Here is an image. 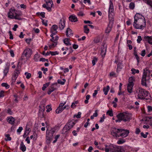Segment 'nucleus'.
Instances as JSON below:
<instances>
[{
	"mask_svg": "<svg viewBox=\"0 0 152 152\" xmlns=\"http://www.w3.org/2000/svg\"><path fill=\"white\" fill-rule=\"evenodd\" d=\"M124 142H125V141L124 140H119L118 141L117 143L118 144H122V143H123Z\"/></svg>",
	"mask_w": 152,
	"mask_h": 152,
	"instance_id": "obj_60",
	"label": "nucleus"
},
{
	"mask_svg": "<svg viewBox=\"0 0 152 152\" xmlns=\"http://www.w3.org/2000/svg\"><path fill=\"white\" fill-rule=\"evenodd\" d=\"M65 20L63 18L60 20L59 23V28L60 30H62L65 27Z\"/></svg>",
	"mask_w": 152,
	"mask_h": 152,
	"instance_id": "obj_11",
	"label": "nucleus"
},
{
	"mask_svg": "<svg viewBox=\"0 0 152 152\" xmlns=\"http://www.w3.org/2000/svg\"><path fill=\"white\" fill-rule=\"evenodd\" d=\"M45 104H44L41 105L39 107V112L40 113H41L42 114L43 113V112L45 110Z\"/></svg>",
	"mask_w": 152,
	"mask_h": 152,
	"instance_id": "obj_26",
	"label": "nucleus"
},
{
	"mask_svg": "<svg viewBox=\"0 0 152 152\" xmlns=\"http://www.w3.org/2000/svg\"><path fill=\"white\" fill-rule=\"evenodd\" d=\"M107 114L109 115L110 116H112L113 115V114L112 110L107 111Z\"/></svg>",
	"mask_w": 152,
	"mask_h": 152,
	"instance_id": "obj_44",
	"label": "nucleus"
},
{
	"mask_svg": "<svg viewBox=\"0 0 152 152\" xmlns=\"http://www.w3.org/2000/svg\"><path fill=\"white\" fill-rule=\"evenodd\" d=\"M84 32L88 34L89 31V29L88 28L87 26H85L84 27Z\"/></svg>",
	"mask_w": 152,
	"mask_h": 152,
	"instance_id": "obj_35",
	"label": "nucleus"
},
{
	"mask_svg": "<svg viewBox=\"0 0 152 152\" xmlns=\"http://www.w3.org/2000/svg\"><path fill=\"white\" fill-rule=\"evenodd\" d=\"M64 110L63 107H58L56 110V112L57 113H59Z\"/></svg>",
	"mask_w": 152,
	"mask_h": 152,
	"instance_id": "obj_28",
	"label": "nucleus"
},
{
	"mask_svg": "<svg viewBox=\"0 0 152 152\" xmlns=\"http://www.w3.org/2000/svg\"><path fill=\"white\" fill-rule=\"evenodd\" d=\"M146 22L145 18L134 20L133 22L134 27L137 29H142L145 27Z\"/></svg>",
	"mask_w": 152,
	"mask_h": 152,
	"instance_id": "obj_3",
	"label": "nucleus"
},
{
	"mask_svg": "<svg viewBox=\"0 0 152 152\" xmlns=\"http://www.w3.org/2000/svg\"><path fill=\"white\" fill-rule=\"evenodd\" d=\"M50 84V83H46L44 84L43 85V86L42 88V89L43 91H44L46 88L48 87Z\"/></svg>",
	"mask_w": 152,
	"mask_h": 152,
	"instance_id": "obj_37",
	"label": "nucleus"
},
{
	"mask_svg": "<svg viewBox=\"0 0 152 152\" xmlns=\"http://www.w3.org/2000/svg\"><path fill=\"white\" fill-rule=\"evenodd\" d=\"M134 4L133 2H131L130 3L129 6V7L130 9L133 10L134 9Z\"/></svg>",
	"mask_w": 152,
	"mask_h": 152,
	"instance_id": "obj_43",
	"label": "nucleus"
},
{
	"mask_svg": "<svg viewBox=\"0 0 152 152\" xmlns=\"http://www.w3.org/2000/svg\"><path fill=\"white\" fill-rule=\"evenodd\" d=\"M39 56L38 54H36L34 56V60L35 61H37L38 60V58H39Z\"/></svg>",
	"mask_w": 152,
	"mask_h": 152,
	"instance_id": "obj_51",
	"label": "nucleus"
},
{
	"mask_svg": "<svg viewBox=\"0 0 152 152\" xmlns=\"http://www.w3.org/2000/svg\"><path fill=\"white\" fill-rule=\"evenodd\" d=\"M64 43L67 45H71V44L70 43L69 39L66 38L64 40Z\"/></svg>",
	"mask_w": 152,
	"mask_h": 152,
	"instance_id": "obj_31",
	"label": "nucleus"
},
{
	"mask_svg": "<svg viewBox=\"0 0 152 152\" xmlns=\"http://www.w3.org/2000/svg\"><path fill=\"white\" fill-rule=\"evenodd\" d=\"M60 136V135H56L55 137V140L53 141V143H55L56 142L57 140V139L59 138Z\"/></svg>",
	"mask_w": 152,
	"mask_h": 152,
	"instance_id": "obj_47",
	"label": "nucleus"
},
{
	"mask_svg": "<svg viewBox=\"0 0 152 152\" xmlns=\"http://www.w3.org/2000/svg\"><path fill=\"white\" fill-rule=\"evenodd\" d=\"M14 18L15 19H17L18 20H21V18H20V17H19V15L17 14H16V15H15V16L14 17Z\"/></svg>",
	"mask_w": 152,
	"mask_h": 152,
	"instance_id": "obj_52",
	"label": "nucleus"
},
{
	"mask_svg": "<svg viewBox=\"0 0 152 152\" xmlns=\"http://www.w3.org/2000/svg\"><path fill=\"white\" fill-rule=\"evenodd\" d=\"M55 132V129L54 128H51V129L47 130L46 131V135L47 137H52Z\"/></svg>",
	"mask_w": 152,
	"mask_h": 152,
	"instance_id": "obj_13",
	"label": "nucleus"
},
{
	"mask_svg": "<svg viewBox=\"0 0 152 152\" xmlns=\"http://www.w3.org/2000/svg\"><path fill=\"white\" fill-rule=\"evenodd\" d=\"M142 40V39L141 38V37L140 36H138L137 39V42L138 43H140Z\"/></svg>",
	"mask_w": 152,
	"mask_h": 152,
	"instance_id": "obj_53",
	"label": "nucleus"
},
{
	"mask_svg": "<svg viewBox=\"0 0 152 152\" xmlns=\"http://www.w3.org/2000/svg\"><path fill=\"white\" fill-rule=\"evenodd\" d=\"M122 133L119 135V137L121 136L122 137H125L127 136L129 133V130H124L123 129Z\"/></svg>",
	"mask_w": 152,
	"mask_h": 152,
	"instance_id": "obj_14",
	"label": "nucleus"
},
{
	"mask_svg": "<svg viewBox=\"0 0 152 152\" xmlns=\"http://www.w3.org/2000/svg\"><path fill=\"white\" fill-rule=\"evenodd\" d=\"M46 4H44L42 5V7L45 8L49 11L51 10V7L53 6V4L52 0H45Z\"/></svg>",
	"mask_w": 152,
	"mask_h": 152,
	"instance_id": "obj_6",
	"label": "nucleus"
},
{
	"mask_svg": "<svg viewBox=\"0 0 152 152\" xmlns=\"http://www.w3.org/2000/svg\"><path fill=\"white\" fill-rule=\"evenodd\" d=\"M137 94V98L139 99H146V100L150 99L151 97L148 92L145 89L140 88L136 91Z\"/></svg>",
	"mask_w": 152,
	"mask_h": 152,
	"instance_id": "obj_2",
	"label": "nucleus"
},
{
	"mask_svg": "<svg viewBox=\"0 0 152 152\" xmlns=\"http://www.w3.org/2000/svg\"><path fill=\"white\" fill-rule=\"evenodd\" d=\"M144 39L148 41L149 43L152 45V36H145L144 37Z\"/></svg>",
	"mask_w": 152,
	"mask_h": 152,
	"instance_id": "obj_17",
	"label": "nucleus"
},
{
	"mask_svg": "<svg viewBox=\"0 0 152 152\" xmlns=\"http://www.w3.org/2000/svg\"><path fill=\"white\" fill-rule=\"evenodd\" d=\"M38 74L39 75L38 77L39 78H42V72H41L40 71H39L38 72Z\"/></svg>",
	"mask_w": 152,
	"mask_h": 152,
	"instance_id": "obj_64",
	"label": "nucleus"
},
{
	"mask_svg": "<svg viewBox=\"0 0 152 152\" xmlns=\"http://www.w3.org/2000/svg\"><path fill=\"white\" fill-rule=\"evenodd\" d=\"M83 2L85 4H86L87 2L89 4H91L90 0H83Z\"/></svg>",
	"mask_w": 152,
	"mask_h": 152,
	"instance_id": "obj_62",
	"label": "nucleus"
},
{
	"mask_svg": "<svg viewBox=\"0 0 152 152\" xmlns=\"http://www.w3.org/2000/svg\"><path fill=\"white\" fill-rule=\"evenodd\" d=\"M42 22L43 24L45 25V26H47L48 24L46 20L45 21V20L42 19Z\"/></svg>",
	"mask_w": 152,
	"mask_h": 152,
	"instance_id": "obj_58",
	"label": "nucleus"
},
{
	"mask_svg": "<svg viewBox=\"0 0 152 152\" xmlns=\"http://www.w3.org/2000/svg\"><path fill=\"white\" fill-rule=\"evenodd\" d=\"M5 137H7V138L5 139V140L6 141H10L11 140V138L10 137V135L9 134H6L5 135Z\"/></svg>",
	"mask_w": 152,
	"mask_h": 152,
	"instance_id": "obj_40",
	"label": "nucleus"
},
{
	"mask_svg": "<svg viewBox=\"0 0 152 152\" xmlns=\"http://www.w3.org/2000/svg\"><path fill=\"white\" fill-rule=\"evenodd\" d=\"M15 120V119L12 116L8 118L7 119L8 122L12 124H14Z\"/></svg>",
	"mask_w": 152,
	"mask_h": 152,
	"instance_id": "obj_18",
	"label": "nucleus"
},
{
	"mask_svg": "<svg viewBox=\"0 0 152 152\" xmlns=\"http://www.w3.org/2000/svg\"><path fill=\"white\" fill-rule=\"evenodd\" d=\"M42 70L43 71V73L44 74H45L46 72H47L48 70V69L47 68H45L44 67H42Z\"/></svg>",
	"mask_w": 152,
	"mask_h": 152,
	"instance_id": "obj_61",
	"label": "nucleus"
},
{
	"mask_svg": "<svg viewBox=\"0 0 152 152\" xmlns=\"http://www.w3.org/2000/svg\"><path fill=\"white\" fill-rule=\"evenodd\" d=\"M143 18H145L142 15L139 13H136L134 17V20L140 19H143Z\"/></svg>",
	"mask_w": 152,
	"mask_h": 152,
	"instance_id": "obj_19",
	"label": "nucleus"
},
{
	"mask_svg": "<svg viewBox=\"0 0 152 152\" xmlns=\"http://www.w3.org/2000/svg\"><path fill=\"white\" fill-rule=\"evenodd\" d=\"M148 112H151L152 111V107L150 106H147Z\"/></svg>",
	"mask_w": 152,
	"mask_h": 152,
	"instance_id": "obj_56",
	"label": "nucleus"
},
{
	"mask_svg": "<svg viewBox=\"0 0 152 152\" xmlns=\"http://www.w3.org/2000/svg\"><path fill=\"white\" fill-rule=\"evenodd\" d=\"M4 92L3 91H2L0 92V98L4 96Z\"/></svg>",
	"mask_w": 152,
	"mask_h": 152,
	"instance_id": "obj_63",
	"label": "nucleus"
},
{
	"mask_svg": "<svg viewBox=\"0 0 152 152\" xmlns=\"http://www.w3.org/2000/svg\"><path fill=\"white\" fill-rule=\"evenodd\" d=\"M57 82L58 83L61 84V85H63L64 84V82H63L61 80H58Z\"/></svg>",
	"mask_w": 152,
	"mask_h": 152,
	"instance_id": "obj_57",
	"label": "nucleus"
},
{
	"mask_svg": "<svg viewBox=\"0 0 152 152\" xmlns=\"http://www.w3.org/2000/svg\"><path fill=\"white\" fill-rule=\"evenodd\" d=\"M114 15L113 4L111 1L110 0V6L108 10V17L109 22L107 27L105 30V33H109L111 30L114 23L113 17Z\"/></svg>",
	"mask_w": 152,
	"mask_h": 152,
	"instance_id": "obj_1",
	"label": "nucleus"
},
{
	"mask_svg": "<svg viewBox=\"0 0 152 152\" xmlns=\"http://www.w3.org/2000/svg\"><path fill=\"white\" fill-rule=\"evenodd\" d=\"M105 118V115L103 114L102 116V117L101 118L99 122L101 123H102L104 121V119Z\"/></svg>",
	"mask_w": 152,
	"mask_h": 152,
	"instance_id": "obj_49",
	"label": "nucleus"
},
{
	"mask_svg": "<svg viewBox=\"0 0 152 152\" xmlns=\"http://www.w3.org/2000/svg\"><path fill=\"white\" fill-rule=\"evenodd\" d=\"M107 50L106 45L104 44L101 47V55L102 58H104L106 54Z\"/></svg>",
	"mask_w": 152,
	"mask_h": 152,
	"instance_id": "obj_10",
	"label": "nucleus"
},
{
	"mask_svg": "<svg viewBox=\"0 0 152 152\" xmlns=\"http://www.w3.org/2000/svg\"><path fill=\"white\" fill-rule=\"evenodd\" d=\"M150 78V71L146 69V71H145V69H144L143 75L141 80V84L143 86H147V85L146 82L149 80Z\"/></svg>",
	"mask_w": 152,
	"mask_h": 152,
	"instance_id": "obj_5",
	"label": "nucleus"
},
{
	"mask_svg": "<svg viewBox=\"0 0 152 152\" xmlns=\"http://www.w3.org/2000/svg\"><path fill=\"white\" fill-rule=\"evenodd\" d=\"M54 35V34H53L52 33V34H51L50 36L51 37H52V39H50V40L54 42V41H56L58 39V37L57 36H56L55 39H54V38L53 37V35Z\"/></svg>",
	"mask_w": 152,
	"mask_h": 152,
	"instance_id": "obj_33",
	"label": "nucleus"
},
{
	"mask_svg": "<svg viewBox=\"0 0 152 152\" xmlns=\"http://www.w3.org/2000/svg\"><path fill=\"white\" fill-rule=\"evenodd\" d=\"M147 121H150V124L151 126H152V117H148L146 118V120Z\"/></svg>",
	"mask_w": 152,
	"mask_h": 152,
	"instance_id": "obj_38",
	"label": "nucleus"
},
{
	"mask_svg": "<svg viewBox=\"0 0 152 152\" xmlns=\"http://www.w3.org/2000/svg\"><path fill=\"white\" fill-rule=\"evenodd\" d=\"M117 117L118 119L115 120L116 122H121V121L125 122L129 121L131 119L130 115L125 112L119 113L117 115Z\"/></svg>",
	"mask_w": 152,
	"mask_h": 152,
	"instance_id": "obj_4",
	"label": "nucleus"
},
{
	"mask_svg": "<svg viewBox=\"0 0 152 152\" xmlns=\"http://www.w3.org/2000/svg\"><path fill=\"white\" fill-rule=\"evenodd\" d=\"M1 85L2 86L5 87L7 89L9 88L10 87L9 85H8L6 83H3L1 84Z\"/></svg>",
	"mask_w": 152,
	"mask_h": 152,
	"instance_id": "obj_41",
	"label": "nucleus"
},
{
	"mask_svg": "<svg viewBox=\"0 0 152 152\" xmlns=\"http://www.w3.org/2000/svg\"><path fill=\"white\" fill-rule=\"evenodd\" d=\"M20 149L22 151L24 152L26 150V147L23 142H21L20 145Z\"/></svg>",
	"mask_w": 152,
	"mask_h": 152,
	"instance_id": "obj_24",
	"label": "nucleus"
},
{
	"mask_svg": "<svg viewBox=\"0 0 152 152\" xmlns=\"http://www.w3.org/2000/svg\"><path fill=\"white\" fill-rule=\"evenodd\" d=\"M30 128H28L27 126L26 127L25 130V132L27 134H28L30 132Z\"/></svg>",
	"mask_w": 152,
	"mask_h": 152,
	"instance_id": "obj_46",
	"label": "nucleus"
},
{
	"mask_svg": "<svg viewBox=\"0 0 152 152\" xmlns=\"http://www.w3.org/2000/svg\"><path fill=\"white\" fill-rule=\"evenodd\" d=\"M72 31L69 28H67L66 31V35L68 37H70V36L72 34Z\"/></svg>",
	"mask_w": 152,
	"mask_h": 152,
	"instance_id": "obj_22",
	"label": "nucleus"
},
{
	"mask_svg": "<svg viewBox=\"0 0 152 152\" xmlns=\"http://www.w3.org/2000/svg\"><path fill=\"white\" fill-rule=\"evenodd\" d=\"M131 71L132 74L133 75H134L136 73H138L139 72V71L138 69H136L134 68L132 69Z\"/></svg>",
	"mask_w": 152,
	"mask_h": 152,
	"instance_id": "obj_36",
	"label": "nucleus"
},
{
	"mask_svg": "<svg viewBox=\"0 0 152 152\" xmlns=\"http://www.w3.org/2000/svg\"><path fill=\"white\" fill-rule=\"evenodd\" d=\"M134 81V78L131 77L129 78V83L128 84L134 85L133 81Z\"/></svg>",
	"mask_w": 152,
	"mask_h": 152,
	"instance_id": "obj_34",
	"label": "nucleus"
},
{
	"mask_svg": "<svg viewBox=\"0 0 152 152\" xmlns=\"http://www.w3.org/2000/svg\"><path fill=\"white\" fill-rule=\"evenodd\" d=\"M116 145H113V144H110L108 147L109 148L110 151L113 152V150H115V146Z\"/></svg>",
	"mask_w": 152,
	"mask_h": 152,
	"instance_id": "obj_27",
	"label": "nucleus"
},
{
	"mask_svg": "<svg viewBox=\"0 0 152 152\" xmlns=\"http://www.w3.org/2000/svg\"><path fill=\"white\" fill-rule=\"evenodd\" d=\"M16 14L15 9H11L8 13V17L10 18L13 19L15 15H16Z\"/></svg>",
	"mask_w": 152,
	"mask_h": 152,
	"instance_id": "obj_12",
	"label": "nucleus"
},
{
	"mask_svg": "<svg viewBox=\"0 0 152 152\" xmlns=\"http://www.w3.org/2000/svg\"><path fill=\"white\" fill-rule=\"evenodd\" d=\"M25 75L26 76V78L28 79L31 77V74L30 73H28V72H26Z\"/></svg>",
	"mask_w": 152,
	"mask_h": 152,
	"instance_id": "obj_42",
	"label": "nucleus"
},
{
	"mask_svg": "<svg viewBox=\"0 0 152 152\" xmlns=\"http://www.w3.org/2000/svg\"><path fill=\"white\" fill-rule=\"evenodd\" d=\"M123 129H116L115 128H112L111 129V134L116 137H119V135L118 134L122 132Z\"/></svg>",
	"mask_w": 152,
	"mask_h": 152,
	"instance_id": "obj_8",
	"label": "nucleus"
},
{
	"mask_svg": "<svg viewBox=\"0 0 152 152\" xmlns=\"http://www.w3.org/2000/svg\"><path fill=\"white\" fill-rule=\"evenodd\" d=\"M9 33L10 34V39H13V36L12 35V32L11 31H9Z\"/></svg>",
	"mask_w": 152,
	"mask_h": 152,
	"instance_id": "obj_54",
	"label": "nucleus"
},
{
	"mask_svg": "<svg viewBox=\"0 0 152 152\" xmlns=\"http://www.w3.org/2000/svg\"><path fill=\"white\" fill-rule=\"evenodd\" d=\"M23 128L22 127H20L17 130V132L18 133H20L21 131L23 130Z\"/></svg>",
	"mask_w": 152,
	"mask_h": 152,
	"instance_id": "obj_55",
	"label": "nucleus"
},
{
	"mask_svg": "<svg viewBox=\"0 0 152 152\" xmlns=\"http://www.w3.org/2000/svg\"><path fill=\"white\" fill-rule=\"evenodd\" d=\"M46 109H47V110H46V111L47 112H49L50 111L52 110V108L51 107V106L50 105H47L46 107Z\"/></svg>",
	"mask_w": 152,
	"mask_h": 152,
	"instance_id": "obj_39",
	"label": "nucleus"
},
{
	"mask_svg": "<svg viewBox=\"0 0 152 152\" xmlns=\"http://www.w3.org/2000/svg\"><path fill=\"white\" fill-rule=\"evenodd\" d=\"M69 18V20L72 22H76L77 21V17L75 16L71 15Z\"/></svg>",
	"mask_w": 152,
	"mask_h": 152,
	"instance_id": "obj_20",
	"label": "nucleus"
},
{
	"mask_svg": "<svg viewBox=\"0 0 152 152\" xmlns=\"http://www.w3.org/2000/svg\"><path fill=\"white\" fill-rule=\"evenodd\" d=\"M145 3L147 4L150 6L152 8V0H142Z\"/></svg>",
	"mask_w": 152,
	"mask_h": 152,
	"instance_id": "obj_30",
	"label": "nucleus"
},
{
	"mask_svg": "<svg viewBox=\"0 0 152 152\" xmlns=\"http://www.w3.org/2000/svg\"><path fill=\"white\" fill-rule=\"evenodd\" d=\"M58 28V26L56 25L52 26L51 28V32L54 34H56L57 32V30Z\"/></svg>",
	"mask_w": 152,
	"mask_h": 152,
	"instance_id": "obj_15",
	"label": "nucleus"
},
{
	"mask_svg": "<svg viewBox=\"0 0 152 152\" xmlns=\"http://www.w3.org/2000/svg\"><path fill=\"white\" fill-rule=\"evenodd\" d=\"M75 123L74 121H71L69 120L68 123L64 127L63 130L65 132H66L71 129L75 125Z\"/></svg>",
	"mask_w": 152,
	"mask_h": 152,
	"instance_id": "obj_7",
	"label": "nucleus"
},
{
	"mask_svg": "<svg viewBox=\"0 0 152 152\" xmlns=\"http://www.w3.org/2000/svg\"><path fill=\"white\" fill-rule=\"evenodd\" d=\"M81 113L80 112H79L78 113V114L77 115H74V117H76V118H79L81 117Z\"/></svg>",
	"mask_w": 152,
	"mask_h": 152,
	"instance_id": "obj_48",
	"label": "nucleus"
},
{
	"mask_svg": "<svg viewBox=\"0 0 152 152\" xmlns=\"http://www.w3.org/2000/svg\"><path fill=\"white\" fill-rule=\"evenodd\" d=\"M115 150H113V152H124V150L121 147L116 146Z\"/></svg>",
	"mask_w": 152,
	"mask_h": 152,
	"instance_id": "obj_16",
	"label": "nucleus"
},
{
	"mask_svg": "<svg viewBox=\"0 0 152 152\" xmlns=\"http://www.w3.org/2000/svg\"><path fill=\"white\" fill-rule=\"evenodd\" d=\"M110 88L109 86H107L106 87H104L103 88V91L104 92V94L105 95H107V94L108 91H109Z\"/></svg>",
	"mask_w": 152,
	"mask_h": 152,
	"instance_id": "obj_25",
	"label": "nucleus"
},
{
	"mask_svg": "<svg viewBox=\"0 0 152 152\" xmlns=\"http://www.w3.org/2000/svg\"><path fill=\"white\" fill-rule=\"evenodd\" d=\"M97 61V58L95 57L92 61V63L93 66H94L95 64V62Z\"/></svg>",
	"mask_w": 152,
	"mask_h": 152,
	"instance_id": "obj_45",
	"label": "nucleus"
},
{
	"mask_svg": "<svg viewBox=\"0 0 152 152\" xmlns=\"http://www.w3.org/2000/svg\"><path fill=\"white\" fill-rule=\"evenodd\" d=\"M9 68L8 66L6 67L4 71V76H6L9 71Z\"/></svg>",
	"mask_w": 152,
	"mask_h": 152,
	"instance_id": "obj_32",
	"label": "nucleus"
},
{
	"mask_svg": "<svg viewBox=\"0 0 152 152\" xmlns=\"http://www.w3.org/2000/svg\"><path fill=\"white\" fill-rule=\"evenodd\" d=\"M50 53L52 56H55L56 55H58V53L57 51L55 52H51L50 51Z\"/></svg>",
	"mask_w": 152,
	"mask_h": 152,
	"instance_id": "obj_50",
	"label": "nucleus"
},
{
	"mask_svg": "<svg viewBox=\"0 0 152 152\" xmlns=\"http://www.w3.org/2000/svg\"><path fill=\"white\" fill-rule=\"evenodd\" d=\"M145 50H142L141 51V55L143 56L144 57L145 56Z\"/></svg>",
	"mask_w": 152,
	"mask_h": 152,
	"instance_id": "obj_59",
	"label": "nucleus"
},
{
	"mask_svg": "<svg viewBox=\"0 0 152 152\" xmlns=\"http://www.w3.org/2000/svg\"><path fill=\"white\" fill-rule=\"evenodd\" d=\"M32 54V51L29 48H27L26 49L23 51V55L26 57L27 58H29Z\"/></svg>",
	"mask_w": 152,
	"mask_h": 152,
	"instance_id": "obj_9",
	"label": "nucleus"
},
{
	"mask_svg": "<svg viewBox=\"0 0 152 152\" xmlns=\"http://www.w3.org/2000/svg\"><path fill=\"white\" fill-rule=\"evenodd\" d=\"M19 73V71L16 70L14 72L13 76L14 77H15V78H17Z\"/></svg>",
	"mask_w": 152,
	"mask_h": 152,
	"instance_id": "obj_29",
	"label": "nucleus"
},
{
	"mask_svg": "<svg viewBox=\"0 0 152 152\" xmlns=\"http://www.w3.org/2000/svg\"><path fill=\"white\" fill-rule=\"evenodd\" d=\"M133 86V84H128L127 90L129 93H131L132 92V89Z\"/></svg>",
	"mask_w": 152,
	"mask_h": 152,
	"instance_id": "obj_21",
	"label": "nucleus"
},
{
	"mask_svg": "<svg viewBox=\"0 0 152 152\" xmlns=\"http://www.w3.org/2000/svg\"><path fill=\"white\" fill-rule=\"evenodd\" d=\"M57 88V83H56L52 84L50 89L53 91L54 90L56 89Z\"/></svg>",
	"mask_w": 152,
	"mask_h": 152,
	"instance_id": "obj_23",
	"label": "nucleus"
}]
</instances>
